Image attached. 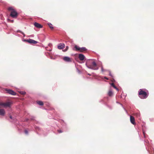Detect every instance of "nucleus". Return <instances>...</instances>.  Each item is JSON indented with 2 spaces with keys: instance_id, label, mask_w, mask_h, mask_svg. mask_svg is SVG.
<instances>
[{
  "instance_id": "obj_28",
  "label": "nucleus",
  "mask_w": 154,
  "mask_h": 154,
  "mask_svg": "<svg viewBox=\"0 0 154 154\" xmlns=\"http://www.w3.org/2000/svg\"><path fill=\"white\" fill-rule=\"evenodd\" d=\"M89 75H91L90 74H88Z\"/></svg>"
},
{
  "instance_id": "obj_6",
  "label": "nucleus",
  "mask_w": 154,
  "mask_h": 154,
  "mask_svg": "<svg viewBox=\"0 0 154 154\" xmlns=\"http://www.w3.org/2000/svg\"><path fill=\"white\" fill-rule=\"evenodd\" d=\"M6 91L7 93L12 95H15L16 94V93L11 90L6 89Z\"/></svg>"
},
{
  "instance_id": "obj_27",
  "label": "nucleus",
  "mask_w": 154,
  "mask_h": 154,
  "mask_svg": "<svg viewBox=\"0 0 154 154\" xmlns=\"http://www.w3.org/2000/svg\"><path fill=\"white\" fill-rule=\"evenodd\" d=\"M10 118L11 119H12V116H10Z\"/></svg>"
},
{
  "instance_id": "obj_22",
  "label": "nucleus",
  "mask_w": 154,
  "mask_h": 154,
  "mask_svg": "<svg viewBox=\"0 0 154 154\" xmlns=\"http://www.w3.org/2000/svg\"><path fill=\"white\" fill-rule=\"evenodd\" d=\"M57 131L59 133H61L63 132V131L60 130H58Z\"/></svg>"
},
{
  "instance_id": "obj_2",
  "label": "nucleus",
  "mask_w": 154,
  "mask_h": 154,
  "mask_svg": "<svg viewBox=\"0 0 154 154\" xmlns=\"http://www.w3.org/2000/svg\"><path fill=\"white\" fill-rule=\"evenodd\" d=\"M8 10L9 11H11L10 15L13 18H16L18 15V13L12 7H10L8 8Z\"/></svg>"
},
{
  "instance_id": "obj_23",
  "label": "nucleus",
  "mask_w": 154,
  "mask_h": 154,
  "mask_svg": "<svg viewBox=\"0 0 154 154\" xmlns=\"http://www.w3.org/2000/svg\"><path fill=\"white\" fill-rule=\"evenodd\" d=\"M24 132H25V133L26 134H28V131L27 130H25Z\"/></svg>"
},
{
  "instance_id": "obj_14",
  "label": "nucleus",
  "mask_w": 154,
  "mask_h": 154,
  "mask_svg": "<svg viewBox=\"0 0 154 154\" xmlns=\"http://www.w3.org/2000/svg\"><path fill=\"white\" fill-rule=\"evenodd\" d=\"M108 94L109 96L111 97L113 94V93L111 90H110L108 92Z\"/></svg>"
},
{
  "instance_id": "obj_21",
  "label": "nucleus",
  "mask_w": 154,
  "mask_h": 154,
  "mask_svg": "<svg viewBox=\"0 0 154 154\" xmlns=\"http://www.w3.org/2000/svg\"><path fill=\"white\" fill-rule=\"evenodd\" d=\"M68 48H69V47L68 46H66V48L64 50V51H66L68 49Z\"/></svg>"
},
{
  "instance_id": "obj_24",
  "label": "nucleus",
  "mask_w": 154,
  "mask_h": 154,
  "mask_svg": "<svg viewBox=\"0 0 154 154\" xmlns=\"http://www.w3.org/2000/svg\"><path fill=\"white\" fill-rule=\"evenodd\" d=\"M10 21H11V23H13V22H14V20H10Z\"/></svg>"
},
{
  "instance_id": "obj_11",
  "label": "nucleus",
  "mask_w": 154,
  "mask_h": 154,
  "mask_svg": "<svg viewBox=\"0 0 154 154\" xmlns=\"http://www.w3.org/2000/svg\"><path fill=\"white\" fill-rule=\"evenodd\" d=\"M34 25L35 27L38 28H41L42 27V25L37 22H35L34 23Z\"/></svg>"
},
{
  "instance_id": "obj_13",
  "label": "nucleus",
  "mask_w": 154,
  "mask_h": 154,
  "mask_svg": "<svg viewBox=\"0 0 154 154\" xmlns=\"http://www.w3.org/2000/svg\"><path fill=\"white\" fill-rule=\"evenodd\" d=\"M1 107H0V108ZM5 113V110L3 109H0V115L2 116H4Z\"/></svg>"
},
{
  "instance_id": "obj_20",
  "label": "nucleus",
  "mask_w": 154,
  "mask_h": 154,
  "mask_svg": "<svg viewBox=\"0 0 154 154\" xmlns=\"http://www.w3.org/2000/svg\"><path fill=\"white\" fill-rule=\"evenodd\" d=\"M20 93L23 95H24L26 94V92L24 91H20Z\"/></svg>"
},
{
  "instance_id": "obj_16",
  "label": "nucleus",
  "mask_w": 154,
  "mask_h": 154,
  "mask_svg": "<svg viewBox=\"0 0 154 154\" xmlns=\"http://www.w3.org/2000/svg\"><path fill=\"white\" fill-rule=\"evenodd\" d=\"M37 103L40 106H42L43 105V103L42 101H39L37 102Z\"/></svg>"
},
{
  "instance_id": "obj_25",
  "label": "nucleus",
  "mask_w": 154,
  "mask_h": 154,
  "mask_svg": "<svg viewBox=\"0 0 154 154\" xmlns=\"http://www.w3.org/2000/svg\"><path fill=\"white\" fill-rule=\"evenodd\" d=\"M104 78H105V79H107V80H108V78H106V77H104Z\"/></svg>"
},
{
  "instance_id": "obj_26",
  "label": "nucleus",
  "mask_w": 154,
  "mask_h": 154,
  "mask_svg": "<svg viewBox=\"0 0 154 154\" xmlns=\"http://www.w3.org/2000/svg\"><path fill=\"white\" fill-rule=\"evenodd\" d=\"M109 75L111 76H112V75L110 72V73H109Z\"/></svg>"
},
{
  "instance_id": "obj_18",
  "label": "nucleus",
  "mask_w": 154,
  "mask_h": 154,
  "mask_svg": "<svg viewBox=\"0 0 154 154\" xmlns=\"http://www.w3.org/2000/svg\"><path fill=\"white\" fill-rule=\"evenodd\" d=\"M5 103H3L2 102H0V107L1 106L2 107H5Z\"/></svg>"
},
{
  "instance_id": "obj_19",
  "label": "nucleus",
  "mask_w": 154,
  "mask_h": 154,
  "mask_svg": "<svg viewBox=\"0 0 154 154\" xmlns=\"http://www.w3.org/2000/svg\"><path fill=\"white\" fill-rule=\"evenodd\" d=\"M17 32H20V33H21V34H22V35H23L24 37H25V34L23 32H22L21 31H20V30H18L17 31Z\"/></svg>"
},
{
  "instance_id": "obj_15",
  "label": "nucleus",
  "mask_w": 154,
  "mask_h": 154,
  "mask_svg": "<svg viewBox=\"0 0 154 154\" xmlns=\"http://www.w3.org/2000/svg\"><path fill=\"white\" fill-rule=\"evenodd\" d=\"M111 85L115 89H116L117 91H119L118 89L116 87L114 83H112L111 84Z\"/></svg>"
},
{
  "instance_id": "obj_9",
  "label": "nucleus",
  "mask_w": 154,
  "mask_h": 154,
  "mask_svg": "<svg viewBox=\"0 0 154 154\" xmlns=\"http://www.w3.org/2000/svg\"><path fill=\"white\" fill-rule=\"evenodd\" d=\"M130 122L132 124L134 125H135V124L134 118L133 116H130Z\"/></svg>"
},
{
  "instance_id": "obj_7",
  "label": "nucleus",
  "mask_w": 154,
  "mask_h": 154,
  "mask_svg": "<svg viewBox=\"0 0 154 154\" xmlns=\"http://www.w3.org/2000/svg\"><path fill=\"white\" fill-rule=\"evenodd\" d=\"M63 60L67 62H71L72 61L71 59L67 57H63Z\"/></svg>"
},
{
  "instance_id": "obj_17",
  "label": "nucleus",
  "mask_w": 154,
  "mask_h": 154,
  "mask_svg": "<svg viewBox=\"0 0 154 154\" xmlns=\"http://www.w3.org/2000/svg\"><path fill=\"white\" fill-rule=\"evenodd\" d=\"M48 24L49 27H50V28L51 29H54V27L53 26V25L52 24H51V23H48Z\"/></svg>"
},
{
  "instance_id": "obj_5",
  "label": "nucleus",
  "mask_w": 154,
  "mask_h": 154,
  "mask_svg": "<svg viewBox=\"0 0 154 154\" xmlns=\"http://www.w3.org/2000/svg\"><path fill=\"white\" fill-rule=\"evenodd\" d=\"M24 41L27 42L30 44H36L38 42L37 41L30 38L28 39H25Z\"/></svg>"
},
{
  "instance_id": "obj_10",
  "label": "nucleus",
  "mask_w": 154,
  "mask_h": 154,
  "mask_svg": "<svg viewBox=\"0 0 154 154\" xmlns=\"http://www.w3.org/2000/svg\"><path fill=\"white\" fill-rule=\"evenodd\" d=\"M64 47L65 45L64 44L60 43L58 45L57 48L59 49H61L63 48Z\"/></svg>"
},
{
  "instance_id": "obj_3",
  "label": "nucleus",
  "mask_w": 154,
  "mask_h": 154,
  "mask_svg": "<svg viewBox=\"0 0 154 154\" xmlns=\"http://www.w3.org/2000/svg\"><path fill=\"white\" fill-rule=\"evenodd\" d=\"M91 64H88V63H86V64L87 67L89 69L94 70H97L98 68L97 66V64L95 62H93L91 63Z\"/></svg>"
},
{
  "instance_id": "obj_1",
  "label": "nucleus",
  "mask_w": 154,
  "mask_h": 154,
  "mask_svg": "<svg viewBox=\"0 0 154 154\" xmlns=\"http://www.w3.org/2000/svg\"><path fill=\"white\" fill-rule=\"evenodd\" d=\"M138 95L140 98L146 99L148 97L149 93L144 91L143 89H140L139 91Z\"/></svg>"
},
{
  "instance_id": "obj_8",
  "label": "nucleus",
  "mask_w": 154,
  "mask_h": 154,
  "mask_svg": "<svg viewBox=\"0 0 154 154\" xmlns=\"http://www.w3.org/2000/svg\"><path fill=\"white\" fill-rule=\"evenodd\" d=\"M12 104V103L11 102H7L5 103L4 107H10Z\"/></svg>"
},
{
  "instance_id": "obj_12",
  "label": "nucleus",
  "mask_w": 154,
  "mask_h": 154,
  "mask_svg": "<svg viewBox=\"0 0 154 154\" xmlns=\"http://www.w3.org/2000/svg\"><path fill=\"white\" fill-rule=\"evenodd\" d=\"M85 58V56L83 54H80L79 55V58L81 60H83Z\"/></svg>"
},
{
  "instance_id": "obj_4",
  "label": "nucleus",
  "mask_w": 154,
  "mask_h": 154,
  "mask_svg": "<svg viewBox=\"0 0 154 154\" xmlns=\"http://www.w3.org/2000/svg\"><path fill=\"white\" fill-rule=\"evenodd\" d=\"M73 50L76 51H79L80 52H82L87 51V49L85 47H83L80 48L77 45H75Z\"/></svg>"
}]
</instances>
